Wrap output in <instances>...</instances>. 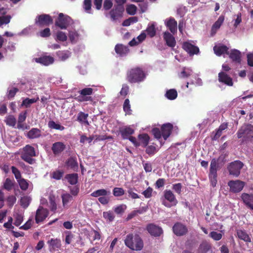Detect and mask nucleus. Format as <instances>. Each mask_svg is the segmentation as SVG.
<instances>
[{"label": "nucleus", "mask_w": 253, "mask_h": 253, "mask_svg": "<svg viewBox=\"0 0 253 253\" xmlns=\"http://www.w3.org/2000/svg\"><path fill=\"white\" fill-rule=\"evenodd\" d=\"M73 23V20L70 16L60 13L55 20V25L61 29H67Z\"/></svg>", "instance_id": "423d86ee"}, {"label": "nucleus", "mask_w": 253, "mask_h": 253, "mask_svg": "<svg viewBox=\"0 0 253 253\" xmlns=\"http://www.w3.org/2000/svg\"><path fill=\"white\" fill-rule=\"evenodd\" d=\"M237 134L238 138H241L243 137H246L247 139L253 138V126L248 125L246 126H242L238 130Z\"/></svg>", "instance_id": "9d476101"}, {"label": "nucleus", "mask_w": 253, "mask_h": 253, "mask_svg": "<svg viewBox=\"0 0 253 253\" xmlns=\"http://www.w3.org/2000/svg\"><path fill=\"white\" fill-rule=\"evenodd\" d=\"M172 230L173 233L178 236L186 234L188 231L186 226L179 222L174 224L172 227Z\"/></svg>", "instance_id": "dca6fc26"}, {"label": "nucleus", "mask_w": 253, "mask_h": 253, "mask_svg": "<svg viewBox=\"0 0 253 253\" xmlns=\"http://www.w3.org/2000/svg\"><path fill=\"white\" fill-rule=\"evenodd\" d=\"M38 99L39 98H37V99L26 98L23 100L21 106H24L26 108L29 107L32 104L36 102Z\"/></svg>", "instance_id": "a19ab883"}, {"label": "nucleus", "mask_w": 253, "mask_h": 253, "mask_svg": "<svg viewBox=\"0 0 253 253\" xmlns=\"http://www.w3.org/2000/svg\"><path fill=\"white\" fill-rule=\"evenodd\" d=\"M66 145L62 142H56L52 144L51 150L55 156L60 155L66 149Z\"/></svg>", "instance_id": "a211bd4d"}, {"label": "nucleus", "mask_w": 253, "mask_h": 253, "mask_svg": "<svg viewBox=\"0 0 253 253\" xmlns=\"http://www.w3.org/2000/svg\"><path fill=\"white\" fill-rule=\"evenodd\" d=\"M164 39L168 46L174 47L176 45V41L174 37L169 32L164 33Z\"/></svg>", "instance_id": "5701e85b"}, {"label": "nucleus", "mask_w": 253, "mask_h": 253, "mask_svg": "<svg viewBox=\"0 0 253 253\" xmlns=\"http://www.w3.org/2000/svg\"><path fill=\"white\" fill-rule=\"evenodd\" d=\"M30 204L29 198L27 196H24L21 198L20 205L24 209L27 208Z\"/></svg>", "instance_id": "13d9d810"}, {"label": "nucleus", "mask_w": 253, "mask_h": 253, "mask_svg": "<svg viewBox=\"0 0 253 253\" xmlns=\"http://www.w3.org/2000/svg\"><path fill=\"white\" fill-rule=\"evenodd\" d=\"M79 35L75 31H69V37L72 42H74L76 39H78Z\"/></svg>", "instance_id": "e2e57ef3"}, {"label": "nucleus", "mask_w": 253, "mask_h": 253, "mask_svg": "<svg viewBox=\"0 0 253 253\" xmlns=\"http://www.w3.org/2000/svg\"><path fill=\"white\" fill-rule=\"evenodd\" d=\"M166 97L169 100H174L177 96V91L175 89H170L167 91Z\"/></svg>", "instance_id": "4c0bfd02"}, {"label": "nucleus", "mask_w": 253, "mask_h": 253, "mask_svg": "<svg viewBox=\"0 0 253 253\" xmlns=\"http://www.w3.org/2000/svg\"><path fill=\"white\" fill-rule=\"evenodd\" d=\"M173 127L171 124L166 123L161 126V129L157 127L153 128L152 129V133L156 139H159L163 136L166 140L170 135Z\"/></svg>", "instance_id": "7ed1b4c3"}, {"label": "nucleus", "mask_w": 253, "mask_h": 253, "mask_svg": "<svg viewBox=\"0 0 253 253\" xmlns=\"http://www.w3.org/2000/svg\"><path fill=\"white\" fill-rule=\"evenodd\" d=\"M138 139L139 140V143L140 145L143 147H146L147 146L150 137L147 134L143 133L140 134L138 135Z\"/></svg>", "instance_id": "2f4dec72"}, {"label": "nucleus", "mask_w": 253, "mask_h": 253, "mask_svg": "<svg viewBox=\"0 0 253 253\" xmlns=\"http://www.w3.org/2000/svg\"><path fill=\"white\" fill-rule=\"evenodd\" d=\"M56 54L58 58L62 61H65L68 59L70 55V52L68 50L58 51Z\"/></svg>", "instance_id": "58836bf2"}, {"label": "nucleus", "mask_w": 253, "mask_h": 253, "mask_svg": "<svg viewBox=\"0 0 253 253\" xmlns=\"http://www.w3.org/2000/svg\"><path fill=\"white\" fill-rule=\"evenodd\" d=\"M192 73V71L185 67L182 68V71L178 73V76L180 79H185L189 77Z\"/></svg>", "instance_id": "e433bc0d"}, {"label": "nucleus", "mask_w": 253, "mask_h": 253, "mask_svg": "<svg viewBox=\"0 0 253 253\" xmlns=\"http://www.w3.org/2000/svg\"><path fill=\"white\" fill-rule=\"evenodd\" d=\"M26 118H27V111H25L24 112L20 113V114L19 115V116H18V119L17 127L18 128L22 127V123L26 120Z\"/></svg>", "instance_id": "c03bdc74"}, {"label": "nucleus", "mask_w": 253, "mask_h": 253, "mask_svg": "<svg viewBox=\"0 0 253 253\" xmlns=\"http://www.w3.org/2000/svg\"><path fill=\"white\" fill-rule=\"evenodd\" d=\"M42 135L41 130L38 128H32L27 133L26 136L27 138L33 139L39 138Z\"/></svg>", "instance_id": "bb28decb"}, {"label": "nucleus", "mask_w": 253, "mask_h": 253, "mask_svg": "<svg viewBox=\"0 0 253 253\" xmlns=\"http://www.w3.org/2000/svg\"><path fill=\"white\" fill-rule=\"evenodd\" d=\"M218 81L228 86H232L233 84L232 79L223 72H221L218 74Z\"/></svg>", "instance_id": "4be33fe9"}, {"label": "nucleus", "mask_w": 253, "mask_h": 253, "mask_svg": "<svg viewBox=\"0 0 253 253\" xmlns=\"http://www.w3.org/2000/svg\"><path fill=\"white\" fill-rule=\"evenodd\" d=\"M48 244L51 247L50 251L51 250L53 251L57 250L61 246L60 240L57 239H51L48 241Z\"/></svg>", "instance_id": "f704fd0d"}, {"label": "nucleus", "mask_w": 253, "mask_h": 253, "mask_svg": "<svg viewBox=\"0 0 253 253\" xmlns=\"http://www.w3.org/2000/svg\"><path fill=\"white\" fill-rule=\"evenodd\" d=\"M14 217L15 218L14 224L16 226H19L23 221V216L21 214L16 213L14 215Z\"/></svg>", "instance_id": "de8ad7c7"}, {"label": "nucleus", "mask_w": 253, "mask_h": 253, "mask_svg": "<svg viewBox=\"0 0 253 253\" xmlns=\"http://www.w3.org/2000/svg\"><path fill=\"white\" fill-rule=\"evenodd\" d=\"M125 245L131 250L141 251L143 248V242L137 234L130 233L126 235L125 240Z\"/></svg>", "instance_id": "f03ea898"}, {"label": "nucleus", "mask_w": 253, "mask_h": 253, "mask_svg": "<svg viewBox=\"0 0 253 253\" xmlns=\"http://www.w3.org/2000/svg\"><path fill=\"white\" fill-rule=\"evenodd\" d=\"M218 160L212 159L211 161L210 168V171L209 173V177L210 181L212 187H215L217 183V170L218 168Z\"/></svg>", "instance_id": "0eeeda50"}, {"label": "nucleus", "mask_w": 253, "mask_h": 253, "mask_svg": "<svg viewBox=\"0 0 253 253\" xmlns=\"http://www.w3.org/2000/svg\"><path fill=\"white\" fill-rule=\"evenodd\" d=\"M230 58L233 62L240 64L241 62V52L236 49H231L229 51Z\"/></svg>", "instance_id": "412c9836"}, {"label": "nucleus", "mask_w": 253, "mask_h": 253, "mask_svg": "<svg viewBox=\"0 0 253 253\" xmlns=\"http://www.w3.org/2000/svg\"><path fill=\"white\" fill-rule=\"evenodd\" d=\"M65 178L71 185H75L78 181V174L76 173L67 174L65 175Z\"/></svg>", "instance_id": "473e14b6"}, {"label": "nucleus", "mask_w": 253, "mask_h": 253, "mask_svg": "<svg viewBox=\"0 0 253 253\" xmlns=\"http://www.w3.org/2000/svg\"><path fill=\"white\" fill-rule=\"evenodd\" d=\"M182 48L188 53L190 56L198 54L200 52L199 47L189 42H185L182 44Z\"/></svg>", "instance_id": "ddd939ff"}, {"label": "nucleus", "mask_w": 253, "mask_h": 253, "mask_svg": "<svg viewBox=\"0 0 253 253\" xmlns=\"http://www.w3.org/2000/svg\"><path fill=\"white\" fill-rule=\"evenodd\" d=\"M48 127L52 129H55L57 130H63L65 129L64 126L60 125L59 124H56L53 121H50L48 123Z\"/></svg>", "instance_id": "37998d69"}, {"label": "nucleus", "mask_w": 253, "mask_h": 253, "mask_svg": "<svg viewBox=\"0 0 253 253\" xmlns=\"http://www.w3.org/2000/svg\"><path fill=\"white\" fill-rule=\"evenodd\" d=\"M229 48L225 45H215L213 47L215 54L217 56H221L224 53L229 54Z\"/></svg>", "instance_id": "a878e982"}, {"label": "nucleus", "mask_w": 253, "mask_h": 253, "mask_svg": "<svg viewBox=\"0 0 253 253\" xmlns=\"http://www.w3.org/2000/svg\"><path fill=\"white\" fill-rule=\"evenodd\" d=\"M103 217L110 222L112 221L115 218L114 213L112 211H104L103 213Z\"/></svg>", "instance_id": "8fccbe9b"}, {"label": "nucleus", "mask_w": 253, "mask_h": 253, "mask_svg": "<svg viewBox=\"0 0 253 253\" xmlns=\"http://www.w3.org/2000/svg\"><path fill=\"white\" fill-rule=\"evenodd\" d=\"M13 186V183L10 178H6L3 184V188L7 191H10L12 189Z\"/></svg>", "instance_id": "864d4df0"}, {"label": "nucleus", "mask_w": 253, "mask_h": 253, "mask_svg": "<svg viewBox=\"0 0 253 253\" xmlns=\"http://www.w3.org/2000/svg\"><path fill=\"white\" fill-rule=\"evenodd\" d=\"M5 122L7 125L13 127L16 124V120L14 116L9 115L6 117Z\"/></svg>", "instance_id": "ea45409f"}, {"label": "nucleus", "mask_w": 253, "mask_h": 253, "mask_svg": "<svg viewBox=\"0 0 253 253\" xmlns=\"http://www.w3.org/2000/svg\"><path fill=\"white\" fill-rule=\"evenodd\" d=\"M93 92V89L92 88H84L78 91L79 95H75L74 99L79 102L89 101L92 103L93 102V99L90 95Z\"/></svg>", "instance_id": "20e7f679"}, {"label": "nucleus", "mask_w": 253, "mask_h": 253, "mask_svg": "<svg viewBox=\"0 0 253 253\" xmlns=\"http://www.w3.org/2000/svg\"><path fill=\"white\" fill-rule=\"evenodd\" d=\"M209 236L214 241H219L222 238V234L216 231H211L210 232Z\"/></svg>", "instance_id": "6e6d98bb"}, {"label": "nucleus", "mask_w": 253, "mask_h": 253, "mask_svg": "<svg viewBox=\"0 0 253 253\" xmlns=\"http://www.w3.org/2000/svg\"><path fill=\"white\" fill-rule=\"evenodd\" d=\"M238 238L247 243L251 242V239L249 235L245 230H238L237 231Z\"/></svg>", "instance_id": "72a5a7b5"}, {"label": "nucleus", "mask_w": 253, "mask_h": 253, "mask_svg": "<svg viewBox=\"0 0 253 253\" xmlns=\"http://www.w3.org/2000/svg\"><path fill=\"white\" fill-rule=\"evenodd\" d=\"M23 151L21 156V159L29 164L32 165L35 163V159L32 158L36 155L34 147L28 144L23 147Z\"/></svg>", "instance_id": "39448f33"}, {"label": "nucleus", "mask_w": 253, "mask_h": 253, "mask_svg": "<svg viewBox=\"0 0 253 253\" xmlns=\"http://www.w3.org/2000/svg\"><path fill=\"white\" fill-rule=\"evenodd\" d=\"M113 194L115 197H120L124 195L125 190L123 188L115 187L113 190Z\"/></svg>", "instance_id": "603ef678"}, {"label": "nucleus", "mask_w": 253, "mask_h": 253, "mask_svg": "<svg viewBox=\"0 0 253 253\" xmlns=\"http://www.w3.org/2000/svg\"><path fill=\"white\" fill-rule=\"evenodd\" d=\"M124 11V6L115 5L114 7L110 11L111 18L113 20L118 19L122 16L123 12Z\"/></svg>", "instance_id": "6ab92c4d"}, {"label": "nucleus", "mask_w": 253, "mask_h": 253, "mask_svg": "<svg viewBox=\"0 0 253 253\" xmlns=\"http://www.w3.org/2000/svg\"><path fill=\"white\" fill-rule=\"evenodd\" d=\"M167 27L170 31L174 34L177 31V22L173 18H170L166 23Z\"/></svg>", "instance_id": "c85d7f7f"}, {"label": "nucleus", "mask_w": 253, "mask_h": 253, "mask_svg": "<svg viewBox=\"0 0 253 253\" xmlns=\"http://www.w3.org/2000/svg\"><path fill=\"white\" fill-rule=\"evenodd\" d=\"M228 185L230 187V191L233 193L240 192L245 186V183L241 180H230L228 182Z\"/></svg>", "instance_id": "f8f14e48"}, {"label": "nucleus", "mask_w": 253, "mask_h": 253, "mask_svg": "<svg viewBox=\"0 0 253 253\" xmlns=\"http://www.w3.org/2000/svg\"><path fill=\"white\" fill-rule=\"evenodd\" d=\"M116 52L121 56L126 55L129 49L127 46L124 45L122 44H117L115 47Z\"/></svg>", "instance_id": "393cba45"}, {"label": "nucleus", "mask_w": 253, "mask_h": 253, "mask_svg": "<svg viewBox=\"0 0 253 253\" xmlns=\"http://www.w3.org/2000/svg\"><path fill=\"white\" fill-rule=\"evenodd\" d=\"M39 35L42 38H47L50 36L51 32L49 28H45L39 32Z\"/></svg>", "instance_id": "052dcab7"}, {"label": "nucleus", "mask_w": 253, "mask_h": 253, "mask_svg": "<svg viewBox=\"0 0 253 253\" xmlns=\"http://www.w3.org/2000/svg\"><path fill=\"white\" fill-rule=\"evenodd\" d=\"M123 109L124 111L127 114H131L130 105L129 104V100L128 99H126L124 103Z\"/></svg>", "instance_id": "5fc2aeb1"}, {"label": "nucleus", "mask_w": 253, "mask_h": 253, "mask_svg": "<svg viewBox=\"0 0 253 253\" xmlns=\"http://www.w3.org/2000/svg\"><path fill=\"white\" fill-rule=\"evenodd\" d=\"M164 197L167 200L171 203V204H169L166 202L163 203V204L168 208H170L171 206H175L178 203V201L176 200L175 195L170 190H166L164 191Z\"/></svg>", "instance_id": "9b49d317"}, {"label": "nucleus", "mask_w": 253, "mask_h": 253, "mask_svg": "<svg viewBox=\"0 0 253 253\" xmlns=\"http://www.w3.org/2000/svg\"><path fill=\"white\" fill-rule=\"evenodd\" d=\"M146 73L140 67H134L129 69L126 74V80L130 84L140 83L144 81Z\"/></svg>", "instance_id": "f257e3e1"}, {"label": "nucleus", "mask_w": 253, "mask_h": 253, "mask_svg": "<svg viewBox=\"0 0 253 253\" xmlns=\"http://www.w3.org/2000/svg\"><path fill=\"white\" fill-rule=\"evenodd\" d=\"M64 171L63 170H56L51 173V177L56 180H60L64 175Z\"/></svg>", "instance_id": "a18cd8bd"}, {"label": "nucleus", "mask_w": 253, "mask_h": 253, "mask_svg": "<svg viewBox=\"0 0 253 253\" xmlns=\"http://www.w3.org/2000/svg\"><path fill=\"white\" fill-rule=\"evenodd\" d=\"M57 40L61 42H65L67 40V36L66 34L62 31H58L56 33Z\"/></svg>", "instance_id": "4d7b16f0"}, {"label": "nucleus", "mask_w": 253, "mask_h": 253, "mask_svg": "<svg viewBox=\"0 0 253 253\" xmlns=\"http://www.w3.org/2000/svg\"><path fill=\"white\" fill-rule=\"evenodd\" d=\"M67 167L70 168L74 171H77L78 169V163L75 158L70 157L66 162Z\"/></svg>", "instance_id": "7c9ffc66"}, {"label": "nucleus", "mask_w": 253, "mask_h": 253, "mask_svg": "<svg viewBox=\"0 0 253 253\" xmlns=\"http://www.w3.org/2000/svg\"><path fill=\"white\" fill-rule=\"evenodd\" d=\"M137 10L136 6L134 4H128L126 7V12L131 15H133L136 13Z\"/></svg>", "instance_id": "3c124183"}, {"label": "nucleus", "mask_w": 253, "mask_h": 253, "mask_svg": "<svg viewBox=\"0 0 253 253\" xmlns=\"http://www.w3.org/2000/svg\"><path fill=\"white\" fill-rule=\"evenodd\" d=\"M94 139V135H91L89 137H87L85 135H82L80 137V142L81 143L84 144L85 142L87 141L89 143H90Z\"/></svg>", "instance_id": "680f3d73"}, {"label": "nucleus", "mask_w": 253, "mask_h": 253, "mask_svg": "<svg viewBox=\"0 0 253 253\" xmlns=\"http://www.w3.org/2000/svg\"><path fill=\"white\" fill-rule=\"evenodd\" d=\"M88 117V114H86L83 112H80L78 115L77 121L81 123H83V121L85 120H86Z\"/></svg>", "instance_id": "69168bd1"}, {"label": "nucleus", "mask_w": 253, "mask_h": 253, "mask_svg": "<svg viewBox=\"0 0 253 253\" xmlns=\"http://www.w3.org/2000/svg\"><path fill=\"white\" fill-rule=\"evenodd\" d=\"M224 20V16L223 15H220L217 21L212 25L211 29V35L214 36L217 31L220 28L221 25L223 24Z\"/></svg>", "instance_id": "b1692460"}, {"label": "nucleus", "mask_w": 253, "mask_h": 253, "mask_svg": "<svg viewBox=\"0 0 253 253\" xmlns=\"http://www.w3.org/2000/svg\"><path fill=\"white\" fill-rule=\"evenodd\" d=\"M146 31L148 35L151 38L154 37L156 35V30L155 26L153 24L148 26Z\"/></svg>", "instance_id": "bf43d9fd"}, {"label": "nucleus", "mask_w": 253, "mask_h": 253, "mask_svg": "<svg viewBox=\"0 0 253 253\" xmlns=\"http://www.w3.org/2000/svg\"><path fill=\"white\" fill-rule=\"evenodd\" d=\"M126 209V205L122 204L114 208L115 212L117 214H123Z\"/></svg>", "instance_id": "49530a36"}, {"label": "nucleus", "mask_w": 253, "mask_h": 253, "mask_svg": "<svg viewBox=\"0 0 253 253\" xmlns=\"http://www.w3.org/2000/svg\"><path fill=\"white\" fill-rule=\"evenodd\" d=\"M36 62L44 66H48L54 62V58L49 55H42L40 57L34 59Z\"/></svg>", "instance_id": "aec40b11"}, {"label": "nucleus", "mask_w": 253, "mask_h": 253, "mask_svg": "<svg viewBox=\"0 0 253 253\" xmlns=\"http://www.w3.org/2000/svg\"><path fill=\"white\" fill-rule=\"evenodd\" d=\"M11 16L10 15L0 16V26L3 24H7L10 22Z\"/></svg>", "instance_id": "338daca9"}, {"label": "nucleus", "mask_w": 253, "mask_h": 253, "mask_svg": "<svg viewBox=\"0 0 253 253\" xmlns=\"http://www.w3.org/2000/svg\"><path fill=\"white\" fill-rule=\"evenodd\" d=\"M20 188L24 191H26L29 186V184L27 180L24 178H20L17 180Z\"/></svg>", "instance_id": "09e8293b"}, {"label": "nucleus", "mask_w": 253, "mask_h": 253, "mask_svg": "<svg viewBox=\"0 0 253 253\" xmlns=\"http://www.w3.org/2000/svg\"><path fill=\"white\" fill-rule=\"evenodd\" d=\"M61 198L64 207H65L66 205H67L70 201L73 200L72 196L68 193L62 194L61 195Z\"/></svg>", "instance_id": "79ce46f5"}, {"label": "nucleus", "mask_w": 253, "mask_h": 253, "mask_svg": "<svg viewBox=\"0 0 253 253\" xmlns=\"http://www.w3.org/2000/svg\"><path fill=\"white\" fill-rule=\"evenodd\" d=\"M211 246L210 243L207 241H203L200 245L198 250V253H207L211 250Z\"/></svg>", "instance_id": "cd10ccee"}, {"label": "nucleus", "mask_w": 253, "mask_h": 253, "mask_svg": "<svg viewBox=\"0 0 253 253\" xmlns=\"http://www.w3.org/2000/svg\"><path fill=\"white\" fill-rule=\"evenodd\" d=\"M146 229L149 233L154 237H159L163 233V229L161 227L154 223H150L146 226Z\"/></svg>", "instance_id": "2eb2a0df"}, {"label": "nucleus", "mask_w": 253, "mask_h": 253, "mask_svg": "<svg viewBox=\"0 0 253 253\" xmlns=\"http://www.w3.org/2000/svg\"><path fill=\"white\" fill-rule=\"evenodd\" d=\"M110 194V192L109 191H107L104 189H101L93 192L90 195L94 197H98L106 196L109 195Z\"/></svg>", "instance_id": "c9c22d12"}, {"label": "nucleus", "mask_w": 253, "mask_h": 253, "mask_svg": "<svg viewBox=\"0 0 253 253\" xmlns=\"http://www.w3.org/2000/svg\"><path fill=\"white\" fill-rule=\"evenodd\" d=\"M244 166L243 163L240 161H235L231 162L227 167V169L230 175L235 177H238L240 174L241 169Z\"/></svg>", "instance_id": "1a4fd4ad"}, {"label": "nucleus", "mask_w": 253, "mask_h": 253, "mask_svg": "<svg viewBox=\"0 0 253 253\" xmlns=\"http://www.w3.org/2000/svg\"><path fill=\"white\" fill-rule=\"evenodd\" d=\"M134 129L130 127H126L120 130L121 135L123 139H127L130 135L134 133Z\"/></svg>", "instance_id": "c756f323"}, {"label": "nucleus", "mask_w": 253, "mask_h": 253, "mask_svg": "<svg viewBox=\"0 0 253 253\" xmlns=\"http://www.w3.org/2000/svg\"><path fill=\"white\" fill-rule=\"evenodd\" d=\"M241 198L244 205L250 210H253V194L246 193L242 194Z\"/></svg>", "instance_id": "f3484780"}, {"label": "nucleus", "mask_w": 253, "mask_h": 253, "mask_svg": "<svg viewBox=\"0 0 253 253\" xmlns=\"http://www.w3.org/2000/svg\"><path fill=\"white\" fill-rule=\"evenodd\" d=\"M48 211L42 207H40L36 211L35 220L36 223L43 221L48 216Z\"/></svg>", "instance_id": "4468645a"}, {"label": "nucleus", "mask_w": 253, "mask_h": 253, "mask_svg": "<svg viewBox=\"0 0 253 253\" xmlns=\"http://www.w3.org/2000/svg\"><path fill=\"white\" fill-rule=\"evenodd\" d=\"M146 148V153L149 155H153L156 152V148L154 145H149Z\"/></svg>", "instance_id": "774afa93"}, {"label": "nucleus", "mask_w": 253, "mask_h": 253, "mask_svg": "<svg viewBox=\"0 0 253 253\" xmlns=\"http://www.w3.org/2000/svg\"><path fill=\"white\" fill-rule=\"evenodd\" d=\"M12 173L14 175L15 178L18 180L21 178V174L19 170L14 166L11 168Z\"/></svg>", "instance_id": "0e129e2a"}, {"label": "nucleus", "mask_w": 253, "mask_h": 253, "mask_svg": "<svg viewBox=\"0 0 253 253\" xmlns=\"http://www.w3.org/2000/svg\"><path fill=\"white\" fill-rule=\"evenodd\" d=\"M53 23V20L51 16L46 14H41L35 19V24L39 27L48 26Z\"/></svg>", "instance_id": "6e6552de"}]
</instances>
